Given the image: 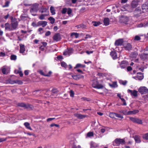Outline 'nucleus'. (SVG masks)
I'll use <instances>...</instances> for the list:
<instances>
[{
  "instance_id": "1",
  "label": "nucleus",
  "mask_w": 148,
  "mask_h": 148,
  "mask_svg": "<svg viewBox=\"0 0 148 148\" xmlns=\"http://www.w3.org/2000/svg\"><path fill=\"white\" fill-rule=\"evenodd\" d=\"M125 143V141L124 139L116 138L113 142V145L116 146H119L121 144L123 145Z\"/></svg>"
},
{
  "instance_id": "2",
  "label": "nucleus",
  "mask_w": 148,
  "mask_h": 148,
  "mask_svg": "<svg viewBox=\"0 0 148 148\" xmlns=\"http://www.w3.org/2000/svg\"><path fill=\"white\" fill-rule=\"evenodd\" d=\"M92 86L93 87L98 89H102L104 87L102 84H99L96 80L93 81Z\"/></svg>"
},
{
  "instance_id": "3",
  "label": "nucleus",
  "mask_w": 148,
  "mask_h": 148,
  "mask_svg": "<svg viewBox=\"0 0 148 148\" xmlns=\"http://www.w3.org/2000/svg\"><path fill=\"white\" fill-rule=\"evenodd\" d=\"M138 91L142 94H146L148 92V89L144 86L140 87L138 89Z\"/></svg>"
},
{
  "instance_id": "4",
  "label": "nucleus",
  "mask_w": 148,
  "mask_h": 148,
  "mask_svg": "<svg viewBox=\"0 0 148 148\" xmlns=\"http://www.w3.org/2000/svg\"><path fill=\"white\" fill-rule=\"evenodd\" d=\"M60 35L59 33H57L54 35L53 37V40L56 42L60 41L61 39Z\"/></svg>"
},
{
  "instance_id": "5",
  "label": "nucleus",
  "mask_w": 148,
  "mask_h": 148,
  "mask_svg": "<svg viewBox=\"0 0 148 148\" xmlns=\"http://www.w3.org/2000/svg\"><path fill=\"white\" fill-rule=\"evenodd\" d=\"M72 48H69L65 50L63 53V55L64 56H69L73 52Z\"/></svg>"
},
{
  "instance_id": "6",
  "label": "nucleus",
  "mask_w": 148,
  "mask_h": 148,
  "mask_svg": "<svg viewBox=\"0 0 148 148\" xmlns=\"http://www.w3.org/2000/svg\"><path fill=\"white\" fill-rule=\"evenodd\" d=\"M10 69V68L9 67L6 66H3L2 68V73L3 74H7L9 72Z\"/></svg>"
},
{
  "instance_id": "7",
  "label": "nucleus",
  "mask_w": 148,
  "mask_h": 148,
  "mask_svg": "<svg viewBox=\"0 0 148 148\" xmlns=\"http://www.w3.org/2000/svg\"><path fill=\"white\" fill-rule=\"evenodd\" d=\"M127 91V92L130 93L131 95L132 96H133L135 97H136L137 96L138 91L135 90H134L132 91L130 89H128Z\"/></svg>"
},
{
  "instance_id": "8",
  "label": "nucleus",
  "mask_w": 148,
  "mask_h": 148,
  "mask_svg": "<svg viewBox=\"0 0 148 148\" xmlns=\"http://www.w3.org/2000/svg\"><path fill=\"white\" fill-rule=\"evenodd\" d=\"M123 46L126 49L129 50L132 48V46L130 43L126 42L123 44Z\"/></svg>"
},
{
  "instance_id": "9",
  "label": "nucleus",
  "mask_w": 148,
  "mask_h": 148,
  "mask_svg": "<svg viewBox=\"0 0 148 148\" xmlns=\"http://www.w3.org/2000/svg\"><path fill=\"white\" fill-rule=\"evenodd\" d=\"M138 0H134L131 3V6L133 8H136L138 5Z\"/></svg>"
},
{
  "instance_id": "10",
  "label": "nucleus",
  "mask_w": 148,
  "mask_h": 148,
  "mask_svg": "<svg viewBox=\"0 0 148 148\" xmlns=\"http://www.w3.org/2000/svg\"><path fill=\"white\" fill-rule=\"evenodd\" d=\"M127 62L126 61H123L120 64V67L122 69L125 68L127 65Z\"/></svg>"
},
{
  "instance_id": "11",
  "label": "nucleus",
  "mask_w": 148,
  "mask_h": 148,
  "mask_svg": "<svg viewBox=\"0 0 148 148\" xmlns=\"http://www.w3.org/2000/svg\"><path fill=\"white\" fill-rule=\"evenodd\" d=\"M5 29L6 30L9 31L13 30V29L12 27V25H11L8 23H6L5 25Z\"/></svg>"
},
{
  "instance_id": "12",
  "label": "nucleus",
  "mask_w": 148,
  "mask_h": 148,
  "mask_svg": "<svg viewBox=\"0 0 148 148\" xmlns=\"http://www.w3.org/2000/svg\"><path fill=\"white\" fill-rule=\"evenodd\" d=\"M38 25L39 26H42L43 27L46 26L47 25V22L46 21H41L38 22Z\"/></svg>"
},
{
  "instance_id": "13",
  "label": "nucleus",
  "mask_w": 148,
  "mask_h": 148,
  "mask_svg": "<svg viewBox=\"0 0 148 148\" xmlns=\"http://www.w3.org/2000/svg\"><path fill=\"white\" fill-rule=\"evenodd\" d=\"M18 25V23L17 21H12L11 23V25L12 27V28L13 30H14L16 29Z\"/></svg>"
},
{
  "instance_id": "14",
  "label": "nucleus",
  "mask_w": 148,
  "mask_h": 148,
  "mask_svg": "<svg viewBox=\"0 0 148 148\" xmlns=\"http://www.w3.org/2000/svg\"><path fill=\"white\" fill-rule=\"evenodd\" d=\"M144 78V76L142 73L139 72L137 73V75L136 77L137 79L139 80H142Z\"/></svg>"
},
{
  "instance_id": "15",
  "label": "nucleus",
  "mask_w": 148,
  "mask_h": 148,
  "mask_svg": "<svg viewBox=\"0 0 148 148\" xmlns=\"http://www.w3.org/2000/svg\"><path fill=\"white\" fill-rule=\"evenodd\" d=\"M123 43V40L122 39H119L116 40L115 43L116 46L121 45Z\"/></svg>"
},
{
  "instance_id": "16",
  "label": "nucleus",
  "mask_w": 148,
  "mask_h": 148,
  "mask_svg": "<svg viewBox=\"0 0 148 148\" xmlns=\"http://www.w3.org/2000/svg\"><path fill=\"white\" fill-rule=\"evenodd\" d=\"M20 52L21 53H23L25 51V49L24 47V45L22 44H20Z\"/></svg>"
},
{
  "instance_id": "17",
  "label": "nucleus",
  "mask_w": 148,
  "mask_h": 148,
  "mask_svg": "<svg viewBox=\"0 0 148 148\" xmlns=\"http://www.w3.org/2000/svg\"><path fill=\"white\" fill-rule=\"evenodd\" d=\"M103 23L105 26L108 25L109 24L110 20L108 18H105L103 20Z\"/></svg>"
},
{
  "instance_id": "18",
  "label": "nucleus",
  "mask_w": 148,
  "mask_h": 148,
  "mask_svg": "<svg viewBox=\"0 0 148 148\" xmlns=\"http://www.w3.org/2000/svg\"><path fill=\"white\" fill-rule=\"evenodd\" d=\"M41 44H42L39 47V49L41 51H43L44 50V48L47 45V43L46 42H42Z\"/></svg>"
},
{
  "instance_id": "19",
  "label": "nucleus",
  "mask_w": 148,
  "mask_h": 148,
  "mask_svg": "<svg viewBox=\"0 0 148 148\" xmlns=\"http://www.w3.org/2000/svg\"><path fill=\"white\" fill-rule=\"evenodd\" d=\"M72 77L74 79L76 80H78L80 78L83 77V76L79 75H72Z\"/></svg>"
},
{
  "instance_id": "20",
  "label": "nucleus",
  "mask_w": 148,
  "mask_h": 148,
  "mask_svg": "<svg viewBox=\"0 0 148 148\" xmlns=\"http://www.w3.org/2000/svg\"><path fill=\"white\" fill-rule=\"evenodd\" d=\"M110 55L113 59H115L117 58V55L115 51H111L110 52Z\"/></svg>"
},
{
  "instance_id": "21",
  "label": "nucleus",
  "mask_w": 148,
  "mask_h": 148,
  "mask_svg": "<svg viewBox=\"0 0 148 148\" xmlns=\"http://www.w3.org/2000/svg\"><path fill=\"white\" fill-rule=\"evenodd\" d=\"M134 138L136 143H139L141 142L140 137L139 136L136 135L134 136Z\"/></svg>"
},
{
  "instance_id": "22",
  "label": "nucleus",
  "mask_w": 148,
  "mask_h": 148,
  "mask_svg": "<svg viewBox=\"0 0 148 148\" xmlns=\"http://www.w3.org/2000/svg\"><path fill=\"white\" fill-rule=\"evenodd\" d=\"M142 9L146 11H148V3H145L142 5Z\"/></svg>"
},
{
  "instance_id": "23",
  "label": "nucleus",
  "mask_w": 148,
  "mask_h": 148,
  "mask_svg": "<svg viewBox=\"0 0 148 148\" xmlns=\"http://www.w3.org/2000/svg\"><path fill=\"white\" fill-rule=\"evenodd\" d=\"M74 116L77 118L80 119H83L85 117V116L79 114H75Z\"/></svg>"
},
{
  "instance_id": "24",
  "label": "nucleus",
  "mask_w": 148,
  "mask_h": 148,
  "mask_svg": "<svg viewBox=\"0 0 148 148\" xmlns=\"http://www.w3.org/2000/svg\"><path fill=\"white\" fill-rule=\"evenodd\" d=\"M129 6L128 5H126L124 6H123L121 8V10L122 11H125L127 10L128 9Z\"/></svg>"
},
{
  "instance_id": "25",
  "label": "nucleus",
  "mask_w": 148,
  "mask_h": 148,
  "mask_svg": "<svg viewBox=\"0 0 148 148\" xmlns=\"http://www.w3.org/2000/svg\"><path fill=\"white\" fill-rule=\"evenodd\" d=\"M139 111L138 110H134L132 111H128V115H131L132 114H136Z\"/></svg>"
},
{
  "instance_id": "26",
  "label": "nucleus",
  "mask_w": 148,
  "mask_h": 148,
  "mask_svg": "<svg viewBox=\"0 0 148 148\" xmlns=\"http://www.w3.org/2000/svg\"><path fill=\"white\" fill-rule=\"evenodd\" d=\"M120 20L122 22H126L128 21V18L127 17L122 16Z\"/></svg>"
},
{
  "instance_id": "27",
  "label": "nucleus",
  "mask_w": 148,
  "mask_h": 148,
  "mask_svg": "<svg viewBox=\"0 0 148 148\" xmlns=\"http://www.w3.org/2000/svg\"><path fill=\"white\" fill-rule=\"evenodd\" d=\"M38 9V5L36 6H34L33 8L30 11L31 13L33 12H36L37 11Z\"/></svg>"
},
{
  "instance_id": "28",
  "label": "nucleus",
  "mask_w": 148,
  "mask_h": 148,
  "mask_svg": "<svg viewBox=\"0 0 148 148\" xmlns=\"http://www.w3.org/2000/svg\"><path fill=\"white\" fill-rule=\"evenodd\" d=\"M24 125L25 127L28 129L30 130H32V129L30 126L29 123L28 122H25L24 123Z\"/></svg>"
},
{
  "instance_id": "29",
  "label": "nucleus",
  "mask_w": 148,
  "mask_h": 148,
  "mask_svg": "<svg viewBox=\"0 0 148 148\" xmlns=\"http://www.w3.org/2000/svg\"><path fill=\"white\" fill-rule=\"evenodd\" d=\"M109 85L112 88H116L117 87V85L116 82H114L112 84H109Z\"/></svg>"
},
{
  "instance_id": "30",
  "label": "nucleus",
  "mask_w": 148,
  "mask_h": 148,
  "mask_svg": "<svg viewBox=\"0 0 148 148\" xmlns=\"http://www.w3.org/2000/svg\"><path fill=\"white\" fill-rule=\"evenodd\" d=\"M90 145L91 148H95L97 146V144L93 142H91Z\"/></svg>"
},
{
  "instance_id": "31",
  "label": "nucleus",
  "mask_w": 148,
  "mask_h": 148,
  "mask_svg": "<svg viewBox=\"0 0 148 148\" xmlns=\"http://www.w3.org/2000/svg\"><path fill=\"white\" fill-rule=\"evenodd\" d=\"M147 26H148V23H147L144 25H143L142 23H140L137 25V27H141L143 26L145 27Z\"/></svg>"
},
{
  "instance_id": "32",
  "label": "nucleus",
  "mask_w": 148,
  "mask_h": 148,
  "mask_svg": "<svg viewBox=\"0 0 148 148\" xmlns=\"http://www.w3.org/2000/svg\"><path fill=\"white\" fill-rule=\"evenodd\" d=\"M73 36H75L76 38H77L79 36V34L76 32H73L71 33V37H73Z\"/></svg>"
},
{
  "instance_id": "33",
  "label": "nucleus",
  "mask_w": 148,
  "mask_h": 148,
  "mask_svg": "<svg viewBox=\"0 0 148 148\" xmlns=\"http://www.w3.org/2000/svg\"><path fill=\"white\" fill-rule=\"evenodd\" d=\"M92 23L93 25L95 26H97L101 24V23L99 21H92Z\"/></svg>"
},
{
  "instance_id": "34",
  "label": "nucleus",
  "mask_w": 148,
  "mask_h": 148,
  "mask_svg": "<svg viewBox=\"0 0 148 148\" xmlns=\"http://www.w3.org/2000/svg\"><path fill=\"white\" fill-rule=\"evenodd\" d=\"M61 66L65 69H67L68 67V65L67 64L64 62H63L61 63Z\"/></svg>"
},
{
  "instance_id": "35",
  "label": "nucleus",
  "mask_w": 148,
  "mask_h": 148,
  "mask_svg": "<svg viewBox=\"0 0 148 148\" xmlns=\"http://www.w3.org/2000/svg\"><path fill=\"white\" fill-rule=\"evenodd\" d=\"M50 10L52 14L54 15L55 14L54 8L53 6H51L50 8Z\"/></svg>"
},
{
  "instance_id": "36",
  "label": "nucleus",
  "mask_w": 148,
  "mask_h": 148,
  "mask_svg": "<svg viewBox=\"0 0 148 148\" xmlns=\"http://www.w3.org/2000/svg\"><path fill=\"white\" fill-rule=\"evenodd\" d=\"M48 20L50 21L51 23L52 24L54 23L55 22V19L51 17H49L48 18Z\"/></svg>"
},
{
  "instance_id": "37",
  "label": "nucleus",
  "mask_w": 148,
  "mask_h": 148,
  "mask_svg": "<svg viewBox=\"0 0 148 148\" xmlns=\"http://www.w3.org/2000/svg\"><path fill=\"white\" fill-rule=\"evenodd\" d=\"M116 115V113H113V112H110V113L109 114V116L112 118H115Z\"/></svg>"
},
{
  "instance_id": "38",
  "label": "nucleus",
  "mask_w": 148,
  "mask_h": 148,
  "mask_svg": "<svg viewBox=\"0 0 148 148\" xmlns=\"http://www.w3.org/2000/svg\"><path fill=\"white\" fill-rule=\"evenodd\" d=\"M85 27V25L83 24H81L78 25H77L76 26V27H77V28H84Z\"/></svg>"
},
{
  "instance_id": "39",
  "label": "nucleus",
  "mask_w": 148,
  "mask_h": 148,
  "mask_svg": "<svg viewBox=\"0 0 148 148\" xmlns=\"http://www.w3.org/2000/svg\"><path fill=\"white\" fill-rule=\"evenodd\" d=\"M94 135L93 133L92 132H90L87 133V136L88 137H90L93 136Z\"/></svg>"
},
{
  "instance_id": "40",
  "label": "nucleus",
  "mask_w": 148,
  "mask_h": 148,
  "mask_svg": "<svg viewBox=\"0 0 148 148\" xmlns=\"http://www.w3.org/2000/svg\"><path fill=\"white\" fill-rule=\"evenodd\" d=\"M119 82L121 84L123 85H125L127 84V81L126 80H125V81L121 80V81H120Z\"/></svg>"
},
{
  "instance_id": "41",
  "label": "nucleus",
  "mask_w": 148,
  "mask_h": 148,
  "mask_svg": "<svg viewBox=\"0 0 148 148\" xmlns=\"http://www.w3.org/2000/svg\"><path fill=\"white\" fill-rule=\"evenodd\" d=\"M16 56L15 55H12L10 56V59L12 60H15L16 59Z\"/></svg>"
},
{
  "instance_id": "42",
  "label": "nucleus",
  "mask_w": 148,
  "mask_h": 148,
  "mask_svg": "<svg viewBox=\"0 0 148 148\" xmlns=\"http://www.w3.org/2000/svg\"><path fill=\"white\" fill-rule=\"evenodd\" d=\"M47 16V15L45 14H42L39 17V18L40 20H43L44 19L45 17Z\"/></svg>"
},
{
  "instance_id": "43",
  "label": "nucleus",
  "mask_w": 148,
  "mask_h": 148,
  "mask_svg": "<svg viewBox=\"0 0 148 148\" xmlns=\"http://www.w3.org/2000/svg\"><path fill=\"white\" fill-rule=\"evenodd\" d=\"M135 123H137L138 124H142V122L141 120L137 118H136Z\"/></svg>"
},
{
  "instance_id": "44",
  "label": "nucleus",
  "mask_w": 148,
  "mask_h": 148,
  "mask_svg": "<svg viewBox=\"0 0 148 148\" xmlns=\"http://www.w3.org/2000/svg\"><path fill=\"white\" fill-rule=\"evenodd\" d=\"M51 91L53 93H56L59 92L58 89L56 88L53 89Z\"/></svg>"
},
{
  "instance_id": "45",
  "label": "nucleus",
  "mask_w": 148,
  "mask_h": 148,
  "mask_svg": "<svg viewBox=\"0 0 148 148\" xmlns=\"http://www.w3.org/2000/svg\"><path fill=\"white\" fill-rule=\"evenodd\" d=\"M67 11V9L66 8H64L62 9L61 13L62 14H65Z\"/></svg>"
},
{
  "instance_id": "46",
  "label": "nucleus",
  "mask_w": 148,
  "mask_h": 148,
  "mask_svg": "<svg viewBox=\"0 0 148 148\" xmlns=\"http://www.w3.org/2000/svg\"><path fill=\"white\" fill-rule=\"evenodd\" d=\"M115 116H116L117 117H118L119 118H120L121 119H122L123 118V116L121 115L120 114H118L116 113Z\"/></svg>"
},
{
  "instance_id": "47",
  "label": "nucleus",
  "mask_w": 148,
  "mask_h": 148,
  "mask_svg": "<svg viewBox=\"0 0 148 148\" xmlns=\"http://www.w3.org/2000/svg\"><path fill=\"white\" fill-rule=\"evenodd\" d=\"M137 55L138 54L136 52H134L132 53L131 56L132 57L136 58Z\"/></svg>"
},
{
  "instance_id": "48",
  "label": "nucleus",
  "mask_w": 148,
  "mask_h": 148,
  "mask_svg": "<svg viewBox=\"0 0 148 148\" xmlns=\"http://www.w3.org/2000/svg\"><path fill=\"white\" fill-rule=\"evenodd\" d=\"M140 39L141 38L139 36L136 35L134 37V40L138 41L140 40Z\"/></svg>"
},
{
  "instance_id": "49",
  "label": "nucleus",
  "mask_w": 148,
  "mask_h": 148,
  "mask_svg": "<svg viewBox=\"0 0 148 148\" xmlns=\"http://www.w3.org/2000/svg\"><path fill=\"white\" fill-rule=\"evenodd\" d=\"M70 96L71 97H73L74 96V92L72 90H71L69 92Z\"/></svg>"
},
{
  "instance_id": "50",
  "label": "nucleus",
  "mask_w": 148,
  "mask_h": 148,
  "mask_svg": "<svg viewBox=\"0 0 148 148\" xmlns=\"http://www.w3.org/2000/svg\"><path fill=\"white\" fill-rule=\"evenodd\" d=\"M32 25L33 27H36L39 26V25H38V22L37 23L33 22L32 23Z\"/></svg>"
},
{
  "instance_id": "51",
  "label": "nucleus",
  "mask_w": 148,
  "mask_h": 148,
  "mask_svg": "<svg viewBox=\"0 0 148 148\" xmlns=\"http://www.w3.org/2000/svg\"><path fill=\"white\" fill-rule=\"evenodd\" d=\"M129 119L135 123L136 121V118L132 117H130Z\"/></svg>"
},
{
  "instance_id": "52",
  "label": "nucleus",
  "mask_w": 148,
  "mask_h": 148,
  "mask_svg": "<svg viewBox=\"0 0 148 148\" xmlns=\"http://www.w3.org/2000/svg\"><path fill=\"white\" fill-rule=\"evenodd\" d=\"M38 72L41 75H43L45 76V74H44L43 73V71L42 70H40L38 71Z\"/></svg>"
},
{
  "instance_id": "53",
  "label": "nucleus",
  "mask_w": 148,
  "mask_h": 148,
  "mask_svg": "<svg viewBox=\"0 0 148 148\" xmlns=\"http://www.w3.org/2000/svg\"><path fill=\"white\" fill-rule=\"evenodd\" d=\"M50 127H52L54 126H55L57 127H59V125L58 124H55V123H52L50 125Z\"/></svg>"
},
{
  "instance_id": "54",
  "label": "nucleus",
  "mask_w": 148,
  "mask_h": 148,
  "mask_svg": "<svg viewBox=\"0 0 148 148\" xmlns=\"http://www.w3.org/2000/svg\"><path fill=\"white\" fill-rule=\"evenodd\" d=\"M72 11L71 9L70 8H69L67 9V14H70L71 13Z\"/></svg>"
},
{
  "instance_id": "55",
  "label": "nucleus",
  "mask_w": 148,
  "mask_h": 148,
  "mask_svg": "<svg viewBox=\"0 0 148 148\" xmlns=\"http://www.w3.org/2000/svg\"><path fill=\"white\" fill-rule=\"evenodd\" d=\"M82 64H77L75 66V69H76L79 67H81Z\"/></svg>"
},
{
  "instance_id": "56",
  "label": "nucleus",
  "mask_w": 148,
  "mask_h": 148,
  "mask_svg": "<svg viewBox=\"0 0 148 148\" xmlns=\"http://www.w3.org/2000/svg\"><path fill=\"white\" fill-rule=\"evenodd\" d=\"M52 73V72L51 71H49L48 73L47 74H46L45 76L50 77Z\"/></svg>"
},
{
  "instance_id": "57",
  "label": "nucleus",
  "mask_w": 148,
  "mask_h": 148,
  "mask_svg": "<svg viewBox=\"0 0 148 148\" xmlns=\"http://www.w3.org/2000/svg\"><path fill=\"white\" fill-rule=\"evenodd\" d=\"M120 99L123 102V105H126V103L125 102V99L123 98H121Z\"/></svg>"
},
{
  "instance_id": "58",
  "label": "nucleus",
  "mask_w": 148,
  "mask_h": 148,
  "mask_svg": "<svg viewBox=\"0 0 148 148\" xmlns=\"http://www.w3.org/2000/svg\"><path fill=\"white\" fill-rule=\"evenodd\" d=\"M16 83H17L18 84H21L23 83L20 80H16L15 81Z\"/></svg>"
},
{
  "instance_id": "59",
  "label": "nucleus",
  "mask_w": 148,
  "mask_h": 148,
  "mask_svg": "<svg viewBox=\"0 0 148 148\" xmlns=\"http://www.w3.org/2000/svg\"><path fill=\"white\" fill-rule=\"evenodd\" d=\"M143 138L146 140H148V134H145Z\"/></svg>"
},
{
  "instance_id": "60",
  "label": "nucleus",
  "mask_w": 148,
  "mask_h": 148,
  "mask_svg": "<svg viewBox=\"0 0 148 148\" xmlns=\"http://www.w3.org/2000/svg\"><path fill=\"white\" fill-rule=\"evenodd\" d=\"M93 51H86V53L88 54H90V53H93Z\"/></svg>"
},
{
  "instance_id": "61",
  "label": "nucleus",
  "mask_w": 148,
  "mask_h": 148,
  "mask_svg": "<svg viewBox=\"0 0 148 148\" xmlns=\"http://www.w3.org/2000/svg\"><path fill=\"white\" fill-rule=\"evenodd\" d=\"M43 30V28H40L38 29V31L40 32V34H41L43 33V32H41Z\"/></svg>"
},
{
  "instance_id": "62",
  "label": "nucleus",
  "mask_w": 148,
  "mask_h": 148,
  "mask_svg": "<svg viewBox=\"0 0 148 148\" xmlns=\"http://www.w3.org/2000/svg\"><path fill=\"white\" fill-rule=\"evenodd\" d=\"M5 53H4L1 52L0 53V56L2 57H4L5 56Z\"/></svg>"
},
{
  "instance_id": "63",
  "label": "nucleus",
  "mask_w": 148,
  "mask_h": 148,
  "mask_svg": "<svg viewBox=\"0 0 148 148\" xmlns=\"http://www.w3.org/2000/svg\"><path fill=\"white\" fill-rule=\"evenodd\" d=\"M51 34V32L49 31H48L47 32L45 33V36H48Z\"/></svg>"
},
{
  "instance_id": "64",
  "label": "nucleus",
  "mask_w": 148,
  "mask_h": 148,
  "mask_svg": "<svg viewBox=\"0 0 148 148\" xmlns=\"http://www.w3.org/2000/svg\"><path fill=\"white\" fill-rule=\"evenodd\" d=\"M91 36H90L89 34H87L86 35V36L85 37V38L87 39L88 38H91Z\"/></svg>"
}]
</instances>
